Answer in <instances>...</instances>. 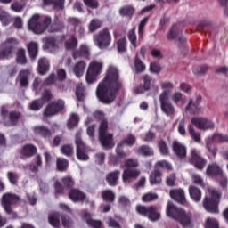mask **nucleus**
I'll use <instances>...</instances> for the list:
<instances>
[{
    "label": "nucleus",
    "mask_w": 228,
    "mask_h": 228,
    "mask_svg": "<svg viewBox=\"0 0 228 228\" xmlns=\"http://www.w3.org/2000/svg\"><path fill=\"white\" fill-rule=\"evenodd\" d=\"M119 90H122V82L118 69L110 66L106 76L97 86L96 97L102 104H111L117 99Z\"/></svg>",
    "instance_id": "obj_1"
},
{
    "label": "nucleus",
    "mask_w": 228,
    "mask_h": 228,
    "mask_svg": "<svg viewBox=\"0 0 228 228\" xmlns=\"http://www.w3.org/2000/svg\"><path fill=\"white\" fill-rule=\"evenodd\" d=\"M53 20L51 16H41L40 14H34L28 21V29L35 35H42L48 31V33H61L65 29V23L55 16Z\"/></svg>",
    "instance_id": "obj_2"
},
{
    "label": "nucleus",
    "mask_w": 228,
    "mask_h": 228,
    "mask_svg": "<svg viewBox=\"0 0 228 228\" xmlns=\"http://www.w3.org/2000/svg\"><path fill=\"white\" fill-rule=\"evenodd\" d=\"M193 126H195L197 129H202L203 131H206V129L215 128V123L211 120H208L206 118H201V117L191 118V124H189L188 126V133L191 138L196 143H200L201 136L199 132L195 131V127H193Z\"/></svg>",
    "instance_id": "obj_3"
},
{
    "label": "nucleus",
    "mask_w": 228,
    "mask_h": 228,
    "mask_svg": "<svg viewBox=\"0 0 228 228\" xmlns=\"http://www.w3.org/2000/svg\"><path fill=\"white\" fill-rule=\"evenodd\" d=\"M166 214L169 218L177 220L182 227H190L191 225V216L186 213L184 209L177 208L172 201H169L167 205Z\"/></svg>",
    "instance_id": "obj_4"
},
{
    "label": "nucleus",
    "mask_w": 228,
    "mask_h": 228,
    "mask_svg": "<svg viewBox=\"0 0 228 228\" xmlns=\"http://www.w3.org/2000/svg\"><path fill=\"white\" fill-rule=\"evenodd\" d=\"M220 200H222V191L213 189L210 191V197L204 198L203 208L208 213L218 215V213H220L218 209Z\"/></svg>",
    "instance_id": "obj_5"
},
{
    "label": "nucleus",
    "mask_w": 228,
    "mask_h": 228,
    "mask_svg": "<svg viewBox=\"0 0 228 228\" xmlns=\"http://www.w3.org/2000/svg\"><path fill=\"white\" fill-rule=\"evenodd\" d=\"M101 72H102V62L97 61H91L86 75V83H88V85L97 83Z\"/></svg>",
    "instance_id": "obj_6"
},
{
    "label": "nucleus",
    "mask_w": 228,
    "mask_h": 228,
    "mask_svg": "<svg viewBox=\"0 0 228 228\" xmlns=\"http://www.w3.org/2000/svg\"><path fill=\"white\" fill-rule=\"evenodd\" d=\"M136 211L142 216H146L148 220H151V222H158V220L161 218V212L159 211V208L154 205L150 207L138 205L136 207Z\"/></svg>",
    "instance_id": "obj_7"
},
{
    "label": "nucleus",
    "mask_w": 228,
    "mask_h": 228,
    "mask_svg": "<svg viewBox=\"0 0 228 228\" xmlns=\"http://www.w3.org/2000/svg\"><path fill=\"white\" fill-rule=\"evenodd\" d=\"M20 202V197L15 193L6 192L2 196V206L7 215H16L12 206H17Z\"/></svg>",
    "instance_id": "obj_8"
},
{
    "label": "nucleus",
    "mask_w": 228,
    "mask_h": 228,
    "mask_svg": "<svg viewBox=\"0 0 228 228\" xmlns=\"http://www.w3.org/2000/svg\"><path fill=\"white\" fill-rule=\"evenodd\" d=\"M159 102H160V109L165 115L167 117H172L174 113H175V108L170 102V90H164L159 94Z\"/></svg>",
    "instance_id": "obj_9"
},
{
    "label": "nucleus",
    "mask_w": 228,
    "mask_h": 228,
    "mask_svg": "<svg viewBox=\"0 0 228 228\" xmlns=\"http://www.w3.org/2000/svg\"><path fill=\"white\" fill-rule=\"evenodd\" d=\"M63 110H65V101L58 99L47 104L43 115L44 117H54L58 115V113H61V111Z\"/></svg>",
    "instance_id": "obj_10"
},
{
    "label": "nucleus",
    "mask_w": 228,
    "mask_h": 228,
    "mask_svg": "<svg viewBox=\"0 0 228 228\" xmlns=\"http://www.w3.org/2000/svg\"><path fill=\"white\" fill-rule=\"evenodd\" d=\"M94 38L100 49H106V47H109L111 44V34H110L108 28H105L98 34H95Z\"/></svg>",
    "instance_id": "obj_11"
},
{
    "label": "nucleus",
    "mask_w": 228,
    "mask_h": 228,
    "mask_svg": "<svg viewBox=\"0 0 228 228\" xmlns=\"http://www.w3.org/2000/svg\"><path fill=\"white\" fill-rule=\"evenodd\" d=\"M75 144L77 147L76 154L77 159L79 161H88L90 159V157L86 153V151L88 150V147L83 142V139L81 138V134H77L75 138Z\"/></svg>",
    "instance_id": "obj_12"
},
{
    "label": "nucleus",
    "mask_w": 228,
    "mask_h": 228,
    "mask_svg": "<svg viewBox=\"0 0 228 228\" xmlns=\"http://www.w3.org/2000/svg\"><path fill=\"white\" fill-rule=\"evenodd\" d=\"M191 165H192L196 170H202L208 164V159L200 156V153L197 150H191V157L189 159Z\"/></svg>",
    "instance_id": "obj_13"
},
{
    "label": "nucleus",
    "mask_w": 228,
    "mask_h": 228,
    "mask_svg": "<svg viewBox=\"0 0 228 228\" xmlns=\"http://www.w3.org/2000/svg\"><path fill=\"white\" fill-rule=\"evenodd\" d=\"M142 171L138 168H125L122 174V181L125 183H129L132 181H136L140 177Z\"/></svg>",
    "instance_id": "obj_14"
},
{
    "label": "nucleus",
    "mask_w": 228,
    "mask_h": 228,
    "mask_svg": "<svg viewBox=\"0 0 228 228\" xmlns=\"http://www.w3.org/2000/svg\"><path fill=\"white\" fill-rule=\"evenodd\" d=\"M200 102H202V96L200 94L196 96L195 102H193L192 99H190L189 103L185 108L186 111H189V113H191L192 115H199L202 110L200 106Z\"/></svg>",
    "instance_id": "obj_15"
},
{
    "label": "nucleus",
    "mask_w": 228,
    "mask_h": 228,
    "mask_svg": "<svg viewBox=\"0 0 228 228\" xmlns=\"http://www.w3.org/2000/svg\"><path fill=\"white\" fill-rule=\"evenodd\" d=\"M206 174L208 177H218L224 174V169L218 163L212 162L208 165Z\"/></svg>",
    "instance_id": "obj_16"
},
{
    "label": "nucleus",
    "mask_w": 228,
    "mask_h": 228,
    "mask_svg": "<svg viewBox=\"0 0 228 228\" xmlns=\"http://www.w3.org/2000/svg\"><path fill=\"white\" fill-rule=\"evenodd\" d=\"M172 149L174 154H175L179 159H184L186 158L187 150L184 144L178 141H174L172 143Z\"/></svg>",
    "instance_id": "obj_17"
},
{
    "label": "nucleus",
    "mask_w": 228,
    "mask_h": 228,
    "mask_svg": "<svg viewBox=\"0 0 228 228\" xmlns=\"http://www.w3.org/2000/svg\"><path fill=\"white\" fill-rule=\"evenodd\" d=\"M68 197L72 200V202H85L86 200V194H85L81 190L76 188L69 190Z\"/></svg>",
    "instance_id": "obj_18"
},
{
    "label": "nucleus",
    "mask_w": 228,
    "mask_h": 228,
    "mask_svg": "<svg viewBox=\"0 0 228 228\" xmlns=\"http://www.w3.org/2000/svg\"><path fill=\"white\" fill-rule=\"evenodd\" d=\"M37 146L33 144H25L20 151V159H28L33 158L37 153Z\"/></svg>",
    "instance_id": "obj_19"
},
{
    "label": "nucleus",
    "mask_w": 228,
    "mask_h": 228,
    "mask_svg": "<svg viewBox=\"0 0 228 228\" xmlns=\"http://www.w3.org/2000/svg\"><path fill=\"white\" fill-rule=\"evenodd\" d=\"M99 140L103 149H113L115 147V141L113 140V134H105L99 135Z\"/></svg>",
    "instance_id": "obj_20"
},
{
    "label": "nucleus",
    "mask_w": 228,
    "mask_h": 228,
    "mask_svg": "<svg viewBox=\"0 0 228 228\" xmlns=\"http://www.w3.org/2000/svg\"><path fill=\"white\" fill-rule=\"evenodd\" d=\"M169 195L173 200L178 204H186V197H184V191L183 189H173L169 191Z\"/></svg>",
    "instance_id": "obj_21"
},
{
    "label": "nucleus",
    "mask_w": 228,
    "mask_h": 228,
    "mask_svg": "<svg viewBox=\"0 0 228 228\" xmlns=\"http://www.w3.org/2000/svg\"><path fill=\"white\" fill-rule=\"evenodd\" d=\"M118 179H120V170H115L110 172L106 175V181L109 186H117L118 184Z\"/></svg>",
    "instance_id": "obj_22"
},
{
    "label": "nucleus",
    "mask_w": 228,
    "mask_h": 228,
    "mask_svg": "<svg viewBox=\"0 0 228 228\" xmlns=\"http://www.w3.org/2000/svg\"><path fill=\"white\" fill-rule=\"evenodd\" d=\"M29 76H31V71H29V69H23L20 71L18 78L20 79V86L21 88H27L29 85Z\"/></svg>",
    "instance_id": "obj_23"
},
{
    "label": "nucleus",
    "mask_w": 228,
    "mask_h": 228,
    "mask_svg": "<svg viewBox=\"0 0 228 228\" xmlns=\"http://www.w3.org/2000/svg\"><path fill=\"white\" fill-rule=\"evenodd\" d=\"M33 131L37 136H41V138H49L53 135V132H51V129L45 126H35Z\"/></svg>",
    "instance_id": "obj_24"
},
{
    "label": "nucleus",
    "mask_w": 228,
    "mask_h": 228,
    "mask_svg": "<svg viewBox=\"0 0 228 228\" xmlns=\"http://www.w3.org/2000/svg\"><path fill=\"white\" fill-rule=\"evenodd\" d=\"M162 175H163V173L159 169L153 170L149 176L150 184L151 186H155L162 183L163 182V179L161 178Z\"/></svg>",
    "instance_id": "obj_25"
},
{
    "label": "nucleus",
    "mask_w": 228,
    "mask_h": 228,
    "mask_svg": "<svg viewBox=\"0 0 228 228\" xmlns=\"http://www.w3.org/2000/svg\"><path fill=\"white\" fill-rule=\"evenodd\" d=\"M44 6H53L55 10H63L65 0H43Z\"/></svg>",
    "instance_id": "obj_26"
},
{
    "label": "nucleus",
    "mask_w": 228,
    "mask_h": 228,
    "mask_svg": "<svg viewBox=\"0 0 228 228\" xmlns=\"http://www.w3.org/2000/svg\"><path fill=\"white\" fill-rule=\"evenodd\" d=\"M189 195L194 202H200V200L202 199V191L193 185L189 187Z\"/></svg>",
    "instance_id": "obj_27"
},
{
    "label": "nucleus",
    "mask_w": 228,
    "mask_h": 228,
    "mask_svg": "<svg viewBox=\"0 0 228 228\" xmlns=\"http://www.w3.org/2000/svg\"><path fill=\"white\" fill-rule=\"evenodd\" d=\"M27 49L28 51L30 60H32V61L37 60V56H38V44L30 42L28 44Z\"/></svg>",
    "instance_id": "obj_28"
},
{
    "label": "nucleus",
    "mask_w": 228,
    "mask_h": 228,
    "mask_svg": "<svg viewBox=\"0 0 228 228\" xmlns=\"http://www.w3.org/2000/svg\"><path fill=\"white\" fill-rule=\"evenodd\" d=\"M85 69H86V62L79 61L73 68V72L77 77H81L85 74Z\"/></svg>",
    "instance_id": "obj_29"
},
{
    "label": "nucleus",
    "mask_w": 228,
    "mask_h": 228,
    "mask_svg": "<svg viewBox=\"0 0 228 228\" xmlns=\"http://www.w3.org/2000/svg\"><path fill=\"white\" fill-rule=\"evenodd\" d=\"M38 72L41 76H44L49 72V61L46 58H41L38 61Z\"/></svg>",
    "instance_id": "obj_30"
},
{
    "label": "nucleus",
    "mask_w": 228,
    "mask_h": 228,
    "mask_svg": "<svg viewBox=\"0 0 228 228\" xmlns=\"http://www.w3.org/2000/svg\"><path fill=\"white\" fill-rule=\"evenodd\" d=\"M16 62L20 65H26L28 63V59L26 58V50L24 48H20L16 53Z\"/></svg>",
    "instance_id": "obj_31"
},
{
    "label": "nucleus",
    "mask_w": 228,
    "mask_h": 228,
    "mask_svg": "<svg viewBox=\"0 0 228 228\" xmlns=\"http://www.w3.org/2000/svg\"><path fill=\"white\" fill-rule=\"evenodd\" d=\"M48 222L52 227L59 228L60 227V213L54 212L48 216Z\"/></svg>",
    "instance_id": "obj_32"
},
{
    "label": "nucleus",
    "mask_w": 228,
    "mask_h": 228,
    "mask_svg": "<svg viewBox=\"0 0 228 228\" xmlns=\"http://www.w3.org/2000/svg\"><path fill=\"white\" fill-rule=\"evenodd\" d=\"M39 167H42V156L37 155L34 159V162L29 164V170L34 174H37L39 170Z\"/></svg>",
    "instance_id": "obj_33"
},
{
    "label": "nucleus",
    "mask_w": 228,
    "mask_h": 228,
    "mask_svg": "<svg viewBox=\"0 0 228 228\" xmlns=\"http://www.w3.org/2000/svg\"><path fill=\"white\" fill-rule=\"evenodd\" d=\"M61 183L62 186L67 188L68 190H72L74 188V185L76 184V182L74 181V178L70 175H66L61 179Z\"/></svg>",
    "instance_id": "obj_34"
},
{
    "label": "nucleus",
    "mask_w": 228,
    "mask_h": 228,
    "mask_svg": "<svg viewBox=\"0 0 228 228\" xmlns=\"http://www.w3.org/2000/svg\"><path fill=\"white\" fill-rule=\"evenodd\" d=\"M119 14L122 17H128V19H131L133 17V15L134 14V8L131 5L123 6L119 10Z\"/></svg>",
    "instance_id": "obj_35"
},
{
    "label": "nucleus",
    "mask_w": 228,
    "mask_h": 228,
    "mask_svg": "<svg viewBox=\"0 0 228 228\" xmlns=\"http://www.w3.org/2000/svg\"><path fill=\"white\" fill-rule=\"evenodd\" d=\"M45 48L48 49L50 53H56V51H58V45L56 44V39H54V37L46 38Z\"/></svg>",
    "instance_id": "obj_36"
},
{
    "label": "nucleus",
    "mask_w": 228,
    "mask_h": 228,
    "mask_svg": "<svg viewBox=\"0 0 228 228\" xmlns=\"http://www.w3.org/2000/svg\"><path fill=\"white\" fill-rule=\"evenodd\" d=\"M101 28H102V20L99 19H93L88 25L90 33H94V31H97V29H101Z\"/></svg>",
    "instance_id": "obj_37"
},
{
    "label": "nucleus",
    "mask_w": 228,
    "mask_h": 228,
    "mask_svg": "<svg viewBox=\"0 0 228 228\" xmlns=\"http://www.w3.org/2000/svg\"><path fill=\"white\" fill-rule=\"evenodd\" d=\"M56 167L59 172H67L69 168V160L66 159L58 158L56 161Z\"/></svg>",
    "instance_id": "obj_38"
},
{
    "label": "nucleus",
    "mask_w": 228,
    "mask_h": 228,
    "mask_svg": "<svg viewBox=\"0 0 228 228\" xmlns=\"http://www.w3.org/2000/svg\"><path fill=\"white\" fill-rule=\"evenodd\" d=\"M102 199L104 202H115V193L108 189L102 191Z\"/></svg>",
    "instance_id": "obj_39"
},
{
    "label": "nucleus",
    "mask_w": 228,
    "mask_h": 228,
    "mask_svg": "<svg viewBox=\"0 0 228 228\" xmlns=\"http://www.w3.org/2000/svg\"><path fill=\"white\" fill-rule=\"evenodd\" d=\"M17 44H19V42H17V39L13 38V37H10V38L6 39V41L4 44H2L1 45L4 49H7L9 51V53H12V52L13 51V49L15 48V45H17Z\"/></svg>",
    "instance_id": "obj_40"
},
{
    "label": "nucleus",
    "mask_w": 228,
    "mask_h": 228,
    "mask_svg": "<svg viewBox=\"0 0 228 228\" xmlns=\"http://www.w3.org/2000/svg\"><path fill=\"white\" fill-rule=\"evenodd\" d=\"M116 45L118 52L120 53V54L127 53V39H126V37L118 39L116 43Z\"/></svg>",
    "instance_id": "obj_41"
},
{
    "label": "nucleus",
    "mask_w": 228,
    "mask_h": 228,
    "mask_svg": "<svg viewBox=\"0 0 228 228\" xmlns=\"http://www.w3.org/2000/svg\"><path fill=\"white\" fill-rule=\"evenodd\" d=\"M61 152L67 158H72L74 156V145L64 144L61 147Z\"/></svg>",
    "instance_id": "obj_42"
},
{
    "label": "nucleus",
    "mask_w": 228,
    "mask_h": 228,
    "mask_svg": "<svg viewBox=\"0 0 228 228\" xmlns=\"http://www.w3.org/2000/svg\"><path fill=\"white\" fill-rule=\"evenodd\" d=\"M79 124V116L76 113H72L70 118L67 123L68 129H74V127H77Z\"/></svg>",
    "instance_id": "obj_43"
},
{
    "label": "nucleus",
    "mask_w": 228,
    "mask_h": 228,
    "mask_svg": "<svg viewBox=\"0 0 228 228\" xmlns=\"http://www.w3.org/2000/svg\"><path fill=\"white\" fill-rule=\"evenodd\" d=\"M127 37L131 45L136 49V47H138V45L136 44V40H138V37H136V28L130 29Z\"/></svg>",
    "instance_id": "obj_44"
},
{
    "label": "nucleus",
    "mask_w": 228,
    "mask_h": 228,
    "mask_svg": "<svg viewBox=\"0 0 228 228\" xmlns=\"http://www.w3.org/2000/svg\"><path fill=\"white\" fill-rule=\"evenodd\" d=\"M138 154L142 156H154V150L148 145H142L137 149Z\"/></svg>",
    "instance_id": "obj_45"
},
{
    "label": "nucleus",
    "mask_w": 228,
    "mask_h": 228,
    "mask_svg": "<svg viewBox=\"0 0 228 228\" xmlns=\"http://www.w3.org/2000/svg\"><path fill=\"white\" fill-rule=\"evenodd\" d=\"M154 79H152V77L149 75H144L143 76V88L145 92H149L151 88L154 86Z\"/></svg>",
    "instance_id": "obj_46"
},
{
    "label": "nucleus",
    "mask_w": 228,
    "mask_h": 228,
    "mask_svg": "<svg viewBox=\"0 0 228 228\" xmlns=\"http://www.w3.org/2000/svg\"><path fill=\"white\" fill-rule=\"evenodd\" d=\"M7 179L12 186H17L19 184V174L13 171L7 172Z\"/></svg>",
    "instance_id": "obj_47"
},
{
    "label": "nucleus",
    "mask_w": 228,
    "mask_h": 228,
    "mask_svg": "<svg viewBox=\"0 0 228 228\" xmlns=\"http://www.w3.org/2000/svg\"><path fill=\"white\" fill-rule=\"evenodd\" d=\"M158 147L161 156H168V154L170 153V151L168 150V145H167V142L165 141H159Z\"/></svg>",
    "instance_id": "obj_48"
},
{
    "label": "nucleus",
    "mask_w": 228,
    "mask_h": 228,
    "mask_svg": "<svg viewBox=\"0 0 228 228\" xmlns=\"http://www.w3.org/2000/svg\"><path fill=\"white\" fill-rule=\"evenodd\" d=\"M44 104H45L44 100L36 99L32 101L29 108L32 111H38L39 110H42V108H44Z\"/></svg>",
    "instance_id": "obj_49"
},
{
    "label": "nucleus",
    "mask_w": 228,
    "mask_h": 228,
    "mask_svg": "<svg viewBox=\"0 0 228 228\" xmlns=\"http://www.w3.org/2000/svg\"><path fill=\"white\" fill-rule=\"evenodd\" d=\"M64 45L67 51H72V49H76L77 47V39L73 36L65 42Z\"/></svg>",
    "instance_id": "obj_50"
},
{
    "label": "nucleus",
    "mask_w": 228,
    "mask_h": 228,
    "mask_svg": "<svg viewBox=\"0 0 228 228\" xmlns=\"http://www.w3.org/2000/svg\"><path fill=\"white\" fill-rule=\"evenodd\" d=\"M20 118V112L19 111H11L9 112V121L11 126H17Z\"/></svg>",
    "instance_id": "obj_51"
},
{
    "label": "nucleus",
    "mask_w": 228,
    "mask_h": 228,
    "mask_svg": "<svg viewBox=\"0 0 228 228\" xmlns=\"http://www.w3.org/2000/svg\"><path fill=\"white\" fill-rule=\"evenodd\" d=\"M181 31H179V28L177 25H173L167 34V40H175L180 35Z\"/></svg>",
    "instance_id": "obj_52"
},
{
    "label": "nucleus",
    "mask_w": 228,
    "mask_h": 228,
    "mask_svg": "<svg viewBox=\"0 0 228 228\" xmlns=\"http://www.w3.org/2000/svg\"><path fill=\"white\" fill-rule=\"evenodd\" d=\"M147 22H149V17H144L140 21L138 28L139 38H143V35L145 33V26H147Z\"/></svg>",
    "instance_id": "obj_53"
},
{
    "label": "nucleus",
    "mask_w": 228,
    "mask_h": 228,
    "mask_svg": "<svg viewBox=\"0 0 228 228\" xmlns=\"http://www.w3.org/2000/svg\"><path fill=\"white\" fill-rule=\"evenodd\" d=\"M119 143L123 145H127L128 147H133V145L136 143V136L130 134L125 139H123Z\"/></svg>",
    "instance_id": "obj_54"
},
{
    "label": "nucleus",
    "mask_w": 228,
    "mask_h": 228,
    "mask_svg": "<svg viewBox=\"0 0 228 228\" xmlns=\"http://www.w3.org/2000/svg\"><path fill=\"white\" fill-rule=\"evenodd\" d=\"M134 69L137 74H141V72H145V64L138 57L134 60Z\"/></svg>",
    "instance_id": "obj_55"
},
{
    "label": "nucleus",
    "mask_w": 228,
    "mask_h": 228,
    "mask_svg": "<svg viewBox=\"0 0 228 228\" xmlns=\"http://www.w3.org/2000/svg\"><path fill=\"white\" fill-rule=\"evenodd\" d=\"M0 22H2L3 26H8L12 22L10 14L4 11H0Z\"/></svg>",
    "instance_id": "obj_56"
},
{
    "label": "nucleus",
    "mask_w": 228,
    "mask_h": 228,
    "mask_svg": "<svg viewBox=\"0 0 228 228\" xmlns=\"http://www.w3.org/2000/svg\"><path fill=\"white\" fill-rule=\"evenodd\" d=\"M125 168H136L140 167V162L136 159H128L125 161Z\"/></svg>",
    "instance_id": "obj_57"
},
{
    "label": "nucleus",
    "mask_w": 228,
    "mask_h": 228,
    "mask_svg": "<svg viewBox=\"0 0 228 228\" xmlns=\"http://www.w3.org/2000/svg\"><path fill=\"white\" fill-rule=\"evenodd\" d=\"M220 224L216 218L208 217L206 220L205 228H218Z\"/></svg>",
    "instance_id": "obj_58"
},
{
    "label": "nucleus",
    "mask_w": 228,
    "mask_h": 228,
    "mask_svg": "<svg viewBox=\"0 0 228 228\" xmlns=\"http://www.w3.org/2000/svg\"><path fill=\"white\" fill-rule=\"evenodd\" d=\"M54 192H55V195H65V187L63 186L61 182L55 181Z\"/></svg>",
    "instance_id": "obj_59"
},
{
    "label": "nucleus",
    "mask_w": 228,
    "mask_h": 228,
    "mask_svg": "<svg viewBox=\"0 0 228 228\" xmlns=\"http://www.w3.org/2000/svg\"><path fill=\"white\" fill-rule=\"evenodd\" d=\"M61 222L62 225L65 228H72V225H74V222L72 221V218L69 216H61Z\"/></svg>",
    "instance_id": "obj_60"
},
{
    "label": "nucleus",
    "mask_w": 228,
    "mask_h": 228,
    "mask_svg": "<svg viewBox=\"0 0 228 228\" xmlns=\"http://www.w3.org/2000/svg\"><path fill=\"white\" fill-rule=\"evenodd\" d=\"M219 186H221V188H223V190H227V183H228V179H227V175H225V174L222 173V175H220L219 176Z\"/></svg>",
    "instance_id": "obj_61"
},
{
    "label": "nucleus",
    "mask_w": 228,
    "mask_h": 228,
    "mask_svg": "<svg viewBox=\"0 0 228 228\" xmlns=\"http://www.w3.org/2000/svg\"><path fill=\"white\" fill-rule=\"evenodd\" d=\"M192 70H193V73L196 75L206 74V72H208V66L206 65L194 66Z\"/></svg>",
    "instance_id": "obj_62"
},
{
    "label": "nucleus",
    "mask_w": 228,
    "mask_h": 228,
    "mask_svg": "<svg viewBox=\"0 0 228 228\" xmlns=\"http://www.w3.org/2000/svg\"><path fill=\"white\" fill-rule=\"evenodd\" d=\"M156 167L159 168H166V170H172V164L167 160H159L156 163Z\"/></svg>",
    "instance_id": "obj_63"
},
{
    "label": "nucleus",
    "mask_w": 228,
    "mask_h": 228,
    "mask_svg": "<svg viewBox=\"0 0 228 228\" xmlns=\"http://www.w3.org/2000/svg\"><path fill=\"white\" fill-rule=\"evenodd\" d=\"M211 29V24L209 22H201L197 26L198 31H204L205 33H208Z\"/></svg>",
    "instance_id": "obj_64"
}]
</instances>
